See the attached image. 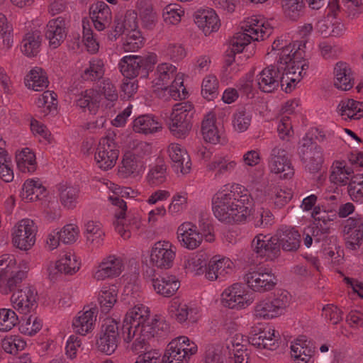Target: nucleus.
I'll return each instance as SVG.
<instances>
[{
  "mask_svg": "<svg viewBox=\"0 0 363 363\" xmlns=\"http://www.w3.org/2000/svg\"><path fill=\"white\" fill-rule=\"evenodd\" d=\"M212 209L215 217L226 224L245 221L250 215V196L238 192H218L213 198Z\"/></svg>",
  "mask_w": 363,
  "mask_h": 363,
  "instance_id": "obj_1",
  "label": "nucleus"
},
{
  "mask_svg": "<svg viewBox=\"0 0 363 363\" xmlns=\"http://www.w3.org/2000/svg\"><path fill=\"white\" fill-rule=\"evenodd\" d=\"M298 44H301L303 49L306 48V43L303 42H295L293 43H289L281 46L280 52L278 53L279 55L277 65L284 66L286 69H284V74L281 78V88L286 93H289L292 91L295 86V84L298 82L301 78V72L298 74H296L294 51H296Z\"/></svg>",
  "mask_w": 363,
  "mask_h": 363,
  "instance_id": "obj_2",
  "label": "nucleus"
},
{
  "mask_svg": "<svg viewBox=\"0 0 363 363\" xmlns=\"http://www.w3.org/2000/svg\"><path fill=\"white\" fill-rule=\"evenodd\" d=\"M27 271L16 266L13 255L0 257V292L7 294L18 287L26 277Z\"/></svg>",
  "mask_w": 363,
  "mask_h": 363,
  "instance_id": "obj_3",
  "label": "nucleus"
},
{
  "mask_svg": "<svg viewBox=\"0 0 363 363\" xmlns=\"http://www.w3.org/2000/svg\"><path fill=\"white\" fill-rule=\"evenodd\" d=\"M157 63V55L154 53L140 55H128L123 57L119 64L122 74L128 79H134L138 75L146 78L149 72H152Z\"/></svg>",
  "mask_w": 363,
  "mask_h": 363,
  "instance_id": "obj_4",
  "label": "nucleus"
},
{
  "mask_svg": "<svg viewBox=\"0 0 363 363\" xmlns=\"http://www.w3.org/2000/svg\"><path fill=\"white\" fill-rule=\"evenodd\" d=\"M194 106L189 102L174 105L170 116L169 130L177 138L184 137L191 130Z\"/></svg>",
  "mask_w": 363,
  "mask_h": 363,
  "instance_id": "obj_5",
  "label": "nucleus"
},
{
  "mask_svg": "<svg viewBox=\"0 0 363 363\" xmlns=\"http://www.w3.org/2000/svg\"><path fill=\"white\" fill-rule=\"evenodd\" d=\"M244 281L253 291L265 292L274 289L277 280L271 269L259 267L250 270L244 276Z\"/></svg>",
  "mask_w": 363,
  "mask_h": 363,
  "instance_id": "obj_6",
  "label": "nucleus"
},
{
  "mask_svg": "<svg viewBox=\"0 0 363 363\" xmlns=\"http://www.w3.org/2000/svg\"><path fill=\"white\" fill-rule=\"evenodd\" d=\"M37 226L30 219L19 221L13 232V243L21 250H29L35 242Z\"/></svg>",
  "mask_w": 363,
  "mask_h": 363,
  "instance_id": "obj_7",
  "label": "nucleus"
},
{
  "mask_svg": "<svg viewBox=\"0 0 363 363\" xmlns=\"http://www.w3.org/2000/svg\"><path fill=\"white\" fill-rule=\"evenodd\" d=\"M118 337L117 322L107 319L102 325L101 334L96 341L98 350L108 355L113 354L118 347Z\"/></svg>",
  "mask_w": 363,
  "mask_h": 363,
  "instance_id": "obj_8",
  "label": "nucleus"
},
{
  "mask_svg": "<svg viewBox=\"0 0 363 363\" xmlns=\"http://www.w3.org/2000/svg\"><path fill=\"white\" fill-rule=\"evenodd\" d=\"M37 296L38 293L33 286H25L13 293L11 305L19 313L28 314L37 308Z\"/></svg>",
  "mask_w": 363,
  "mask_h": 363,
  "instance_id": "obj_9",
  "label": "nucleus"
},
{
  "mask_svg": "<svg viewBox=\"0 0 363 363\" xmlns=\"http://www.w3.org/2000/svg\"><path fill=\"white\" fill-rule=\"evenodd\" d=\"M116 147L113 138L110 136L100 140L95 154V160L100 169L107 170L115 165L118 157V150Z\"/></svg>",
  "mask_w": 363,
  "mask_h": 363,
  "instance_id": "obj_10",
  "label": "nucleus"
},
{
  "mask_svg": "<svg viewBox=\"0 0 363 363\" xmlns=\"http://www.w3.org/2000/svg\"><path fill=\"white\" fill-rule=\"evenodd\" d=\"M305 143L299 147L298 154L305 163L306 169L311 173L319 172L323 162L321 147L312 143L311 139H303Z\"/></svg>",
  "mask_w": 363,
  "mask_h": 363,
  "instance_id": "obj_11",
  "label": "nucleus"
},
{
  "mask_svg": "<svg viewBox=\"0 0 363 363\" xmlns=\"http://www.w3.org/2000/svg\"><path fill=\"white\" fill-rule=\"evenodd\" d=\"M170 332L169 325L162 318L150 317L140 326L133 329L130 333V342L134 339L135 334H140L145 338L150 340L155 337H164Z\"/></svg>",
  "mask_w": 363,
  "mask_h": 363,
  "instance_id": "obj_12",
  "label": "nucleus"
},
{
  "mask_svg": "<svg viewBox=\"0 0 363 363\" xmlns=\"http://www.w3.org/2000/svg\"><path fill=\"white\" fill-rule=\"evenodd\" d=\"M150 313L148 307L143 304L135 306L126 312L122 325V336L125 342H130V333L133 329L147 320Z\"/></svg>",
  "mask_w": 363,
  "mask_h": 363,
  "instance_id": "obj_13",
  "label": "nucleus"
},
{
  "mask_svg": "<svg viewBox=\"0 0 363 363\" xmlns=\"http://www.w3.org/2000/svg\"><path fill=\"white\" fill-rule=\"evenodd\" d=\"M253 251L266 260H274L280 255L279 244L274 236L257 235L252 242Z\"/></svg>",
  "mask_w": 363,
  "mask_h": 363,
  "instance_id": "obj_14",
  "label": "nucleus"
},
{
  "mask_svg": "<svg viewBox=\"0 0 363 363\" xmlns=\"http://www.w3.org/2000/svg\"><path fill=\"white\" fill-rule=\"evenodd\" d=\"M284 69L286 68L282 65H271L262 69L257 77L259 89L263 92L272 93L281 86V78L284 74Z\"/></svg>",
  "mask_w": 363,
  "mask_h": 363,
  "instance_id": "obj_15",
  "label": "nucleus"
},
{
  "mask_svg": "<svg viewBox=\"0 0 363 363\" xmlns=\"http://www.w3.org/2000/svg\"><path fill=\"white\" fill-rule=\"evenodd\" d=\"M254 36L247 33H236L230 40V48L226 50L224 67L229 73L238 70V63H235V55L243 52L245 47L250 43V38ZM255 39H257L255 37Z\"/></svg>",
  "mask_w": 363,
  "mask_h": 363,
  "instance_id": "obj_16",
  "label": "nucleus"
},
{
  "mask_svg": "<svg viewBox=\"0 0 363 363\" xmlns=\"http://www.w3.org/2000/svg\"><path fill=\"white\" fill-rule=\"evenodd\" d=\"M172 247V244L168 241L157 242L152 248L151 263L160 269L172 267L175 258V252Z\"/></svg>",
  "mask_w": 363,
  "mask_h": 363,
  "instance_id": "obj_17",
  "label": "nucleus"
},
{
  "mask_svg": "<svg viewBox=\"0 0 363 363\" xmlns=\"http://www.w3.org/2000/svg\"><path fill=\"white\" fill-rule=\"evenodd\" d=\"M269 166L275 174H283V177L291 178L294 174V168L286 150L275 147L272 149Z\"/></svg>",
  "mask_w": 363,
  "mask_h": 363,
  "instance_id": "obj_18",
  "label": "nucleus"
},
{
  "mask_svg": "<svg viewBox=\"0 0 363 363\" xmlns=\"http://www.w3.org/2000/svg\"><path fill=\"white\" fill-rule=\"evenodd\" d=\"M279 334L274 329L262 330L259 327H252L250 333V343L259 349L274 350L279 346Z\"/></svg>",
  "mask_w": 363,
  "mask_h": 363,
  "instance_id": "obj_19",
  "label": "nucleus"
},
{
  "mask_svg": "<svg viewBox=\"0 0 363 363\" xmlns=\"http://www.w3.org/2000/svg\"><path fill=\"white\" fill-rule=\"evenodd\" d=\"M221 301L225 307L231 309H242L248 306L251 301L247 299L241 284L236 283L226 289L221 295Z\"/></svg>",
  "mask_w": 363,
  "mask_h": 363,
  "instance_id": "obj_20",
  "label": "nucleus"
},
{
  "mask_svg": "<svg viewBox=\"0 0 363 363\" xmlns=\"http://www.w3.org/2000/svg\"><path fill=\"white\" fill-rule=\"evenodd\" d=\"M111 203L117 208L115 211L113 225L116 230L124 240L130 238V227L127 223L125 212L127 211L126 203L117 195L109 196Z\"/></svg>",
  "mask_w": 363,
  "mask_h": 363,
  "instance_id": "obj_21",
  "label": "nucleus"
},
{
  "mask_svg": "<svg viewBox=\"0 0 363 363\" xmlns=\"http://www.w3.org/2000/svg\"><path fill=\"white\" fill-rule=\"evenodd\" d=\"M45 36L50 47L54 49L58 48L67 36L65 18L60 16L49 21L45 28Z\"/></svg>",
  "mask_w": 363,
  "mask_h": 363,
  "instance_id": "obj_22",
  "label": "nucleus"
},
{
  "mask_svg": "<svg viewBox=\"0 0 363 363\" xmlns=\"http://www.w3.org/2000/svg\"><path fill=\"white\" fill-rule=\"evenodd\" d=\"M233 262L228 258L212 257L204 268L205 277L209 281H215L223 278L232 271Z\"/></svg>",
  "mask_w": 363,
  "mask_h": 363,
  "instance_id": "obj_23",
  "label": "nucleus"
},
{
  "mask_svg": "<svg viewBox=\"0 0 363 363\" xmlns=\"http://www.w3.org/2000/svg\"><path fill=\"white\" fill-rule=\"evenodd\" d=\"M177 233L179 242L186 249H196L202 242V235H200L196 226L191 223L186 222L180 225Z\"/></svg>",
  "mask_w": 363,
  "mask_h": 363,
  "instance_id": "obj_24",
  "label": "nucleus"
},
{
  "mask_svg": "<svg viewBox=\"0 0 363 363\" xmlns=\"http://www.w3.org/2000/svg\"><path fill=\"white\" fill-rule=\"evenodd\" d=\"M291 352L296 363H308L315 352V347L305 336H301L292 343Z\"/></svg>",
  "mask_w": 363,
  "mask_h": 363,
  "instance_id": "obj_25",
  "label": "nucleus"
},
{
  "mask_svg": "<svg viewBox=\"0 0 363 363\" xmlns=\"http://www.w3.org/2000/svg\"><path fill=\"white\" fill-rule=\"evenodd\" d=\"M168 152L174 171L182 174H188L191 168V162L186 149L174 143L169 146Z\"/></svg>",
  "mask_w": 363,
  "mask_h": 363,
  "instance_id": "obj_26",
  "label": "nucleus"
},
{
  "mask_svg": "<svg viewBox=\"0 0 363 363\" xmlns=\"http://www.w3.org/2000/svg\"><path fill=\"white\" fill-rule=\"evenodd\" d=\"M194 22L203 30L205 35L217 31L220 26L216 11L211 9L198 10L194 13Z\"/></svg>",
  "mask_w": 363,
  "mask_h": 363,
  "instance_id": "obj_27",
  "label": "nucleus"
},
{
  "mask_svg": "<svg viewBox=\"0 0 363 363\" xmlns=\"http://www.w3.org/2000/svg\"><path fill=\"white\" fill-rule=\"evenodd\" d=\"M123 263L120 257L110 255L103 260L95 272L94 277L96 280L118 277L122 272Z\"/></svg>",
  "mask_w": 363,
  "mask_h": 363,
  "instance_id": "obj_28",
  "label": "nucleus"
},
{
  "mask_svg": "<svg viewBox=\"0 0 363 363\" xmlns=\"http://www.w3.org/2000/svg\"><path fill=\"white\" fill-rule=\"evenodd\" d=\"M89 13L96 30H103L110 25L111 12L105 2L98 1L92 4Z\"/></svg>",
  "mask_w": 363,
  "mask_h": 363,
  "instance_id": "obj_29",
  "label": "nucleus"
},
{
  "mask_svg": "<svg viewBox=\"0 0 363 363\" xmlns=\"http://www.w3.org/2000/svg\"><path fill=\"white\" fill-rule=\"evenodd\" d=\"M283 250L289 252L296 251L300 246V234L294 228H283L279 230L275 235Z\"/></svg>",
  "mask_w": 363,
  "mask_h": 363,
  "instance_id": "obj_30",
  "label": "nucleus"
},
{
  "mask_svg": "<svg viewBox=\"0 0 363 363\" xmlns=\"http://www.w3.org/2000/svg\"><path fill=\"white\" fill-rule=\"evenodd\" d=\"M334 86L340 90L347 91L354 86L352 72L349 65L344 62H338L334 67Z\"/></svg>",
  "mask_w": 363,
  "mask_h": 363,
  "instance_id": "obj_31",
  "label": "nucleus"
},
{
  "mask_svg": "<svg viewBox=\"0 0 363 363\" xmlns=\"http://www.w3.org/2000/svg\"><path fill=\"white\" fill-rule=\"evenodd\" d=\"M353 176L352 167L347 166L345 161H335L330 168L329 180L337 186H346Z\"/></svg>",
  "mask_w": 363,
  "mask_h": 363,
  "instance_id": "obj_32",
  "label": "nucleus"
},
{
  "mask_svg": "<svg viewBox=\"0 0 363 363\" xmlns=\"http://www.w3.org/2000/svg\"><path fill=\"white\" fill-rule=\"evenodd\" d=\"M156 87L154 89L155 94L160 99H163L167 101L170 99L174 100L182 99L186 98V93L185 92V88L182 89V94H180L179 87L183 86V81L182 77H177L172 82L169 86H153Z\"/></svg>",
  "mask_w": 363,
  "mask_h": 363,
  "instance_id": "obj_33",
  "label": "nucleus"
},
{
  "mask_svg": "<svg viewBox=\"0 0 363 363\" xmlns=\"http://www.w3.org/2000/svg\"><path fill=\"white\" fill-rule=\"evenodd\" d=\"M152 286L157 294L164 296H173L179 288V281L174 276L152 279Z\"/></svg>",
  "mask_w": 363,
  "mask_h": 363,
  "instance_id": "obj_34",
  "label": "nucleus"
},
{
  "mask_svg": "<svg viewBox=\"0 0 363 363\" xmlns=\"http://www.w3.org/2000/svg\"><path fill=\"white\" fill-rule=\"evenodd\" d=\"M96 318L95 308H90L82 313L79 312L78 317L72 323L75 332L85 335L92 330Z\"/></svg>",
  "mask_w": 363,
  "mask_h": 363,
  "instance_id": "obj_35",
  "label": "nucleus"
},
{
  "mask_svg": "<svg viewBox=\"0 0 363 363\" xmlns=\"http://www.w3.org/2000/svg\"><path fill=\"white\" fill-rule=\"evenodd\" d=\"M177 68L169 63H162L157 67L155 72V78L152 81L153 86H169L170 81L179 77L176 74Z\"/></svg>",
  "mask_w": 363,
  "mask_h": 363,
  "instance_id": "obj_36",
  "label": "nucleus"
},
{
  "mask_svg": "<svg viewBox=\"0 0 363 363\" xmlns=\"http://www.w3.org/2000/svg\"><path fill=\"white\" fill-rule=\"evenodd\" d=\"M143 167V161L137 160L128 152L123 156L119 172L123 177H135L140 174Z\"/></svg>",
  "mask_w": 363,
  "mask_h": 363,
  "instance_id": "obj_37",
  "label": "nucleus"
},
{
  "mask_svg": "<svg viewBox=\"0 0 363 363\" xmlns=\"http://www.w3.org/2000/svg\"><path fill=\"white\" fill-rule=\"evenodd\" d=\"M49 82L45 71L38 67H35L30 70V74L26 79V85L36 91H43L47 88Z\"/></svg>",
  "mask_w": 363,
  "mask_h": 363,
  "instance_id": "obj_38",
  "label": "nucleus"
},
{
  "mask_svg": "<svg viewBox=\"0 0 363 363\" xmlns=\"http://www.w3.org/2000/svg\"><path fill=\"white\" fill-rule=\"evenodd\" d=\"M133 128L136 133L147 135L157 132L162 128V125L150 116L143 115L134 120Z\"/></svg>",
  "mask_w": 363,
  "mask_h": 363,
  "instance_id": "obj_39",
  "label": "nucleus"
},
{
  "mask_svg": "<svg viewBox=\"0 0 363 363\" xmlns=\"http://www.w3.org/2000/svg\"><path fill=\"white\" fill-rule=\"evenodd\" d=\"M339 111L345 119H359L363 116V103L347 99L342 101L338 106Z\"/></svg>",
  "mask_w": 363,
  "mask_h": 363,
  "instance_id": "obj_40",
  "label": "nucleus"
},
{
  "mask_svg": "<svg viewBox=\"0 0 363 363\" xmlns=\"http://www.w3.org/2000/svg\"><path fill=\"white\" fill-rule=\"evenodd\" d=\"M216 118L213 114L208 113L201 123V133L206 142L216 144L220 141L218 130L215 125Z\"/></svg>",
  "mask_w": 363,
  "mask_h": 363,
  "instance_id": "obj_41",
  "label": "nucleus"
},
{
  "mask_svg": "<svg viewBox=\"0 0 363 363\" xmlns=\"http://www.w3.org/2000/svg\"><path fill=\"white\" fill-rule=\"evenodd\" d=\"M21 50L28 57L37 55L40 51L41 37L39 31L27 33L22 40Z\"/></svg>",
  "mask_w": 363,
  "mask_h": 363,
  "instance_id": "obj_42",
  "label": "nucleus"
},
{
  "mask_svg": "<svg viewBox=\"0 0 363 363\" xmlns=\"http://www.w3.org/2000/svg\"><path fill=\"white\" fill-rule=\"evenodd\" d=\"M99 102L100 96L99 93L96 90L91 89L81 94L79 99L76 101V104L82 109L87 108L91 113H95L99 107Z\"/></svg>",
  "mask_w": 363,
  "mask_h": 363,
  "instance_id": "obj_43",
  "label": "nucleus"
},
{
  "mask_svg": "<svg viewBox=\"0 0 363 363\" xmlns=\"http://www.w3.org/2000/svg\"><path fill=\"white\" fill-rule=\"evenodd\" d=\"M45 191V188L38 181L26 180L23 184L21 196L23 200L33 202L40 199Z\"/></svg>",
  "mask_w": 363,
  "mask_h": 363,
  "instance_id": "obj_44",
  "label": "nucleus"
},
{
  "mask_svg": "<svg viewBox=\"0 0 363 363\" xmlns=\"http://www.w3.org/2000/svg\"><path fill=\"white\" fill-rule=\"evenodd\" d=\"M193 311V308H189L186 303H182L176 298L171 301L168 308L169 315L179 323H183L189 318L191 320V314Z\"/></svg>",
  "mask_w": 363,
  "mask_h": 363,
  "instance_id": "obj_45",
  "label": "nucleus"
},
{
  "mask_svg": "<svg viewBox=\"0 0 363 363\" xmlns=\"http://www.w3.org/2000/svg\"><path fill=\"white\" fill-rule=\"evenodd\" d=\"M57 189L62 204L67 208L75 207L79 189L77 187L68 186L66 184H60Z\"/></svg>",
  "mask_w": 363,
  "mask_h": 363,
  "instance_id": "obj_46",
  "label": "nucleus"
},
{
  "mask_svg": "<svg viewBox=\"0 0 363 363\" xmlns=\"http://www.w3.org/2000/svg\"><path fill=\"white\" fill-rule=\"evenodd\" d=\"M79 269L78 262L74 254L68 252L63 257L57 261L54 270L65 274H73Z\"/></svg>",
  "mask_w": 363,
  "mask_h": 363,
  "instance_id": "obj_47",
  "label": "nucleus"
},
{
  "mask_svg": "<svg viewBox=\"0 0 363 363\" xmlns=\"http://www.w3.org/2000/svg\"><path fill=\"white\" fill-rule=\"evenodd\" d=\"M133 25H129L130 31L127 34V36L123 43V49L125 52H135L138 50L143 45V38L140 31L135 30V17L133 16Z\"/></svg>",
  "mask_w": 363,
  "mask_h": 363,
  "instance_id": "obj_48",
  "label": "nucleus"
},
{
  "mask_svg": "<svg viewBox=\"0 0 363 363\" xmlns=\"http://www.w3.org/2000/svg\"><path fill=\"white\" fill-rule=\"evenodd\" d=\"M281 6L285 16L291 21L298 20L304 13L305 4L303 0L282 1Z\"/></svg>",
  "mask_w": 363,
  "mask_h": 363,
  "instance_id": "obj_49",
  "label": "nucleus"
},
{
  "mask_svg": "<svg viewBox=\"0 0 363 363\" xmlns=\"http://www.w3.org/2000/svg\"><path fill=\"white\" fill-rule=\"evenodd\" d=\"M266 192L271 196L274 206L281 208L284 206L292 198V193L289 189H283L276 185H270Z\"/></svg>",
  "mask_w": 363,
  "mask_h": 363,
  "instance_id": "obj_50",
  "label": "nucleus"
},
{
  "mask_svg": "<svg viewBox=\"0 0 363 363\" xmlns=\"http://www.w3.org/2000/svg\"><path fill=\"white\" fill-rule=\"evenodd\" d=\"M140 16L143 26L147 29H152L157 22V14L154 11L152 5L146 1H141L139 3Z\"/></svg>",
  "mask_w": 363,
  "mask_h": 363,
  "instance_id": "obj_51",
  "label": "nucleus"
},
{
  "mask_svg": "<svg viewBox=\"0 0 363 363\" xmlns=\"http://www.w3.org/2000/svg\"><path fill=\"white\" fill-rule=\"evenodd\" d=\"M255 315L262 318H273L280 315L271 299H263L255 306Z\"/></svg>",
  "mask_w": 363,
  "mask_h": 363,
  "instance_id": "obj_52",
  "label": "nucleus"
},
{
  "mask_svg": "<svg viewBox=\"0 0 363 363\" xmlns=\"http://www.w3.org/2000/svg\"><path fill=\"white\" fill-rule=\"evenodd\" d=\"M347 193L353 201L363 203V174H356L351 178Z\"/></svg>",
  "mask_w": 363,
  "mask_h": 363,
  "instance_id": "obj_53",
  "label": "nucleus"
},
{
  "mask_svg": "<svg viewBox=\"0 0 363 363\" xmlns=\"http://www.w3.org/2000/svg\"><path fill=\"white\" fill-rule=\"evenodd\" d=\"M251 121L252 116L250 112L247 111L245 108H241L233 115V125L236 131L242 133L248 129Z\"/></svg>",
  "mask_w": 363,
  "mask_h": 363,
  "instance_id": "obj_54",
  "label": "nucleus"
},
{
  "mask_svg": "<svg viewBox=\"0 0 363 363\" xmlns=\"http://www.w3.org/2000/svg\"><path fill=\"white\" fill-rule=\"evenodd\" d=\"M104 62L101 60L95 59L89 62V67L86 68L82 77L84 80L96 81L102 79L104 74Z\"/></svg>",
  "mask_w": 363,
  "mask_h": 363,
  "instance_id": "obj_55",
  "label": "nucleus"
},
{
  "mask_svg": "<svg viewBox=\"0 0 363 363\" xmlns=\"http://www.w3.org/2000/svg\"><path fill=\"white\" fill-rule=\"evenodd\" d=\"M17 165L23 171L26 168L28 172H33L35 167V156L30 149H23L20 153L16 155Z\"/></svg>",
  "mask_w": 363,
  "mask_h": 363,
  "instance_id": "obj_56",
  "label": "nucleus"
},
{
  "mask_svg": "<svg viewBox=\"0 0 363 363\" xmlns=\"http://www.w3.org/2000/svg\"><path fill=\"white\" fill-rule=\"evenodd\" d=\"M184 14V11L179 5L170 4L164 8L162 17L167 24L177 25L180 22Z\"/></svg>",
  "mask_w": 363,
  "mask_h": 363,
  "instance_id": "obj_57",
  "label": "nucleus"
},
{
  "mask_svg": "<svg viewBox=\"0 0 363 363\" xmlns=\"http://www.w3.org/2000/svg\"><path fill=\"white\" fill-rule=\"evenodd\" d=\"M85 234L86 242L99 245L104 236V233L100 225L94 221H89L85 225Z\"/></svg>",
  "mask_w": 363,
  "mask_h": 363,
  "instance_id": "obj_58",
  "label": "nucleus"
},
{
  "mask_svg": "<svg viewBox=\"0 0 363 363\" xmlns=\"http://www.w3.org/2000/svg\"><path fill=\"white\" fill-rule=\"evenodd\" d=\"M166 179L167 166L162 162L152 167L147 175V181L150 185H160L164 183Z\"/></svg>",
  "mask_w": 363,
  "mask_h": 363,
  "instance_id": "obj_59",
  "label": "nucleus"
},
{
  "mask_svg": "<svg viewBox=\"0 0 363 363\" xmlns=\"http://www.w3.org/2000/svg\"><path fill=\"white\" fill-rule=\"evenodd\" d=\"M116 291L113 287L104 288L101 290L99 296L101 311L104 313L108 312L116 303Z\"/></svg>",
  "mask_w": 363,
  "mask_h": 363,
  "instance_id": "obj_60",
  "label": "nucleus"
},
{
  "mask_svg": "<svg viewBox=\"0 0 363 363\" xmlns=\"http://www.w3.org/2000/svg\"><path fill=\"white\" fill-rule=\"evenodd\" d=\"M98 90H96L99 95H103L110 103L118 100V96L115 86L109 79H104L97 85Z\"/></svg>",
  "mask_w": 363,
  "mask_h": 363,
  "instance_id": "obj_61",
  "label": "nucleus"
},
{
  "mask_svg": "<svg viewBox=\"0 0 363 363\" xmlns=\"http://www.w3.org/2000/svg\"><path fill=\"white\" fill-rule=\"evenodd\" d=\"M18 323L16 313L11 309H0V331L11 330Z\"/></svg>",
  "mask_w": 363,
  "mask_h": 363,
  "instance_id": "obj_62",
  "label": "nucleus"
},
{
  "mask_svg": "<svg viewBox=\"0 0 363 363\" xmlns=\"http://www.w3.org/2000/svg\"><path fill=\"white\" fill-rule=\"evenodd\" d=\"M236 163L234 161H228L222 157L215 159L207 165V169L211 172H216V175H220L231 172L235 167Z\"/></svg>",
  "mask_w": 363,
  "mask_h": 363,
  "instance_id": "obj_63",
  "label": "nucleus"
},
{
  "mask_svg": "<svg viewBox=\"0 0 363 363\" xmlns=\"http://www.w3.org/2000/svg\"><path fill=\"white\" fill-rule=\"evenodd\" d=\"M188 359L186 357V352H182L177 348L171 347V342L168 345L162 361L164 363H188Z\"/></svg>",
  "mask_w": 363,
  "mask_h": 363,
  "instance_id": "obj_64",
  "label": "nucleus"
}]
</instances>
